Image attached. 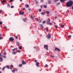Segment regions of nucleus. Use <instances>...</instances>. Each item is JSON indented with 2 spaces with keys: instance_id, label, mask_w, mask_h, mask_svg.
<instances>
[{
  "instance_id": "nucleus-1",
  "label": "nucleus",
  "mask_w": 73,
  "mask_h": 73,
  "mask_svg": "<svg viewBox=\"0 0 73 73\" xmlns=\"http://www.w3.org/2000/svg\"><path fill=\"white\" fill-rule=\"evenodd\" d=\"M73 5V1L72 0H70L66 4V6L67 7H70Z\"/></svg>"
},
{
  "instance_id": "nucleus-2",
  "label": "nucleus",
  "mask_w": 73,
  "mask_h": 73,
  "mask_svg": "<svg viewBox=\"0 0 73 73\" xmlns=\"http://www.w3.org/2000/svg\"><path fill=\"white\" fill-rule=\"evenodd\" d=\"M50 20L49 19L48 20V21H47L46 23L48 25H52V23L50 22Z\"/></svg>"
},
{
  "instance_id": "nucleus-3",
  "label": "nucleus",
  "mask_w": 73,
  "mask_h": 73,
  "mask_svg": "<svg viewBox=\"0 0 73 73\" xmlns=\"http://www.w3.org/2000/svg\"><path fill=\"white\" fill-rule=\"evenodd\" d=\"M35 62H36V63L35 64L36 65V66L37 67H38L39 66V62H37V61L36 60L35 61Z\"/></svg>"
},
{
  "instance_id": "nucleus-4",
  "label": "nucleus",
  "mask_w": 73,
  "mask_h": 73,
  "mask_svg": "<svg viewBox=\"0 0 73 73\" xmlns=\"http://www.w3.org/2000/svg\"><path fill=\"white\" fill-rule=\"evenodd\" d=\"M46 37L48 39H50L51 38V35L50 34H48L46 35Z\"/></svg>"
},
{
  "instance_id": "nucleus-5",
  "label": "nucleus",
  "mask_w": 73,
  "mask_h": 73,
  "mask_svg": "<svg viewBox=\"0 0 73 73\" xmlns=\"http://www.w3.org/2000/svg\"><path fill=\"white\" fill-rule=\"evenodd\" d=\"M14 40V39L12 37H10L9 39V40L10 41H12Z\"/></svg>"
},
{
  "instance_id": "nucleus-6",
  "label": "nucleus",
  "mask_w": 73,
  "mask_h": 73,
  "mask_svg": "<svg viewBox=\"0 0 73 73\" xmlns=\"http://www.w3.org/2000/svg\"><path fill=\"white\" fill-rule=\"evenodd\" d=\"M44 47L46 50H48V46L47 45H44Z\"/></svg>"
},
{
  "instance_id": "nucleus-7",
  "label": "nucleus",
  "mask_w": 73,
  "mask_h": 73,
  "mask_svg": "<svg viewBox=\"0 0 73 73\" xmlns=\"http://www.w3.org/2000/svg\"><path fill=\"white\" fill-rule=\"evenodd\" d=\"M19 14L20 15H24V12L20 11L19 13Z\"/></svg>"
},
{
  "instance_id": "nucleus-8",
  "label": "nucleus",
  "mask_w": 73,
  "mask_h": 73,
  "mask_svg": "<svg viewBox=\"0 0 73 73\" xmlns=\"http://www.w3.org/2000/svg\"><path fill=\"white\" fill-rule=\"evenodd\" d=\"M55 50H58V51H60V50L57 48H55Z\"/></svg>"
},
{
  "instance_id": "nucleus-9",
  "label": "nucleus",
  "mask_w": 73,
  "mask_h": 73,
  "mask_svg": "<svg viewBox=\"0 0 73 73\" xmlns=\"http://www.w3.org/2000/svg\"><path fill=\"white\" fill-rule=\"evenodd\" d=\"M67 0H60V2H62V3H64V1Z\"/></svg>"
},
{
  "instance_id": "nucleus-10",
  "label": "nucleus",
  "mask_w": 73,
  "mask_h": 73,
  "mask_svg": "<svg viewBox=\"0 0 73 73\" xmlns=\"http://www.w3.org/2000/svg\"><path fill=\"white\" fill-rule=\"evenodd\" d=\"M22 64H26V62L24 61V60H22Z\"/></svg>"
},
{
  "instance_id": "nucleus-11",
  "label": "nucleus",
  "mask_w": 73,
  "mask_h": 73,
  "mask_svg": "<svg viewBox=\"0 0 73 73\" xmlns=\"http://www.w3.org/2000/svg\"><path fill=\"white\" fill-rule=\"evenodd\" d=\"M13 65H11V66H10V68L12 70L13 68Z\"/></svg>"
},
{
  "instance_id": "nucleus-12",
  "label": "nucleus",
  "mask_w": 73,
  "mask_h": 73,
  "mask_svg": "<svg viewBox=\"0 0 73 73\" xmlns=\"http://www.w3.org/2000/svg\"><path fill=\"white\" fill-rule=\"evenodd\" d=\"M25 6L27 8H28L29 7V5L28 4H26L25 5Z\"/></svg>"
},
{
  "instance_id": "nucleus-13",
  "label": "nucleus",
  "mask_w": 73,
  "mask_h": 73,
  "mask_svg": "<svg viewBox=\"0 0 73 73\" xmlns=\"http://www.w3.org/2000/svg\"><path fill=\"white\" fill-rule=\"evenodd\" d=\"M3 58H1V57L0 58V62H2L3 61Z\"/></svg>"
},
{
  "instance_id": "nucleus-14",
  "label": "nucleus",
  "mask_w": 73,
  "mask_h": 73,
  "mask_svg": "<svg viewBox=\"0 0 73 73\" xmlns=\"http://www.w3.org/2000/svg\"><path fill=\"white\" fill-rule=\"evenodd\" d=\"M40 27L42 28V29H43L44 28V27H43L42 25L40 24Z\"/></svg>"
},
{
  "instance_id": "nucleus-15",
  "label": "nucleus",
  "mask_w": 73,
  "mask_h": 73,
  "mask_svg": "<svg viewBox=\"0 0 73 73\" xmlns=\"http://www.w3.org/2000/svg\"><path fill=\"white\" fill-rule=\"evenodd\" d=\"M17 52H14V51H13V52H12V54H17Z\"/></svg>"
},
{
  "instance_id": "nucleus-16",
  "label": "nucleus",
  "mask_w": 73,
  "mask_h": 73,
  "mask_svg": "<svg viewBox=\"0 0 73 73\" xmlns=\"http://www.w3.org/2000/svg\"><path fill=\"white\" fill-rule=\"evenodd\" d=\"M43 1V0H38V1L39 2V3H41Z\"/></svg>"
},
{
  "instance_id": "nucleus-17",
  "label": "nucleus",
  "mask_w": 73,
  "mask_h": 73,
  "mask_svg": "<svg viewBox=\"0 0 73 73\" xmlns=\"http://www.w3.org/2000/svg\"><path fill=\"white\" fill-rule=\"evenodd\" d=\"M60 2H58V3H56V4L57 5H60Z\"/></svg>"
},
{
  "instance_id": "nucleus-18",
  "label": "nucleus",
  "mask_w": 73,
  "mask_h": 73,
  "mask_svg": "<svg viewBox=\"0 0 73 73\" xmlns=\"http://www.w3.org/2000/svg\"><path fill=\"white\" fill-rule=\"evenodd\" d=\"M6 0H3V1H2L1 2L2 3H3L6 2Z\"/></svg>"
},
{
  "instance_id": "nucleus-19",
  "label": "nucleus",
  "mask_w": 73,
  "mask_h": 73,
  "mask_svg": "<svg viewBox=\"0 0 73 73\" xmlns=\"http://www.w3.org/2000/svg\"><path fill=\"white\" fill-rule=\"evenodd\" d=\"M17 48H14V49H12V50L13 51H15L16 50H17Z\"/></svg>"
},
{
  "instance_id": "nucleus-20",
  "label": "nucleus",
  "mask_w": 73,
  "mask_h": 73,
  "mask_svg": "<svg viewBox=\"0 0 73 73\" xmlns=\"http://www.w3.org/2000/svg\"><path fill=\"white\" fill-rule=\"evenodd\" d=\"M45 14V12H42L41 13V14L42 15H44Z\"/></svg>"
},
{
  "instance_id": "nucleus-21",
  "label": "nucleus",
  "mask_w": 73,
  "mask_h": 73,
  "mask_svg": "<svg viewBox=\"0 0 73 73\" xmlns=\"http://www.w3.org/2000/svg\"><path fill=\"white\" fill-rule=\"evenodd\" d=\"M23 21L24 22H26L27 21V20L26 19H23Z\"/></svg>"
},
{
  "instance_id": "nucleus-22",
  "label": "nucleus",
  "mask_w": 73,
  "mask_h": 73,
  "mask_svg": "<svg viewBox=\"0 0 73 73\" xmlns=\"http://www.w3.org/2000/svg\"><path fill=\"white\" fill-rule=\"evenodd\" d=\"M7 68L8 69H9L10 68L9 66V65H8V66H7Z\"/></svg>"
},
{
  "instance_id": "nucleus-23",
  "label": "nucleus",
  "mask_w": 73,
  "mask_h": 73,
  "mask_svg": "<svg viewBox=\"0 0 73 73\" xmlns=\"http://www.w3.org/2000/svg\"><path fill=\"white\" fill-rule=\"evenodd\" d=\"M59 1V0H54V2H56Z\"/></svg>"
},
{
  "instance_id": "nucleus-24",
  "label": "nucleus",
  "mask_w": 73,
  "mask_h": 73,
  "mask_svg": "<svg viewBox=\"0 0 73 73\" xmlns=\"http://www.w3.org/2000/svg\"><path fill=\"white\" fill-rule=\"evenodd\" d=\"M46 13L48 14H49V12L48 11H46Z\"/></svg>"
},
{
  "instance_id": "nucleus-25",
  "label": "nucleus",
  "mask_w": 73,
  "mask_h": 73,
  "mask_svg": "<svg viewBox=\"0 0 73 73\" xmlns=\"http://www.w3.org/2000/svg\"><path fill=\"white\" fill-rule=\"evenodd\" d=\"M15 37L16 39H18V37L17 36H15Z\"/></svg>"
},
{
  "instance_id": "nucleus-26",
  "label": "nucleus",
  "mask_w": 73,
  "mask_h": 73,
  "mask_svg": "<svg viewBox=\"0 0 73 73\" xmlns=\"http://www.w3.org/2000/svg\"><path fill=\"white\" fill-rule=\"evenodd\" d=\"M10 5H9V4H7V7H8V8H9L10 7Z\"/></svg>"
},
{
  "instance_id": "nucleus-27",
  "label": "nucleus",
  "mask_w": 73,
  "mask_h": 73,
  "mask_svg": "<svg viewBox=\"0 0 73 73\" xmlns=\"http://www.w3.org/2000/svg\"><path fill=\"white\" fill-rule=\"evenodd\" d=\"M16 44H17V45H18V46L19 45V42H17L16 43Z\"/></svg>"
},
{
  "instance_id": "nucleus-28",
  "label": "nucleus",
  "mask_w": 73,
  "mask_h": 73,
  "mask_svg": "<svg viewBox=\"0 0 73 73\" xmlns=\"http://www.w3.org/2000/svg\"><path fill=\"white\" fill-rule=\"evenodd\" d=\"M34 48L36 49V50L37 51V48H36V46H35L34 47Z\"/></svg>"
},
{
  "instance_id": "nucleus-29",
  "label": "nucleus",
  "mask_w": 73,
  "mask_h": 73,
  "mask_svg": "<svg viewBox=\"0 0 73 73\" xmlns=\"http://www.w3.org/2000/svg\"><path fill=\"white\" fill-rule=\"evenodd\" d=\"M64 27V26L63 25H62L61 26H60V27L62 28H63Z\"/></svg>"
},
{
  "instance_id": "nucleus-30",
  "label": "nucleus",
  "mask_w": 73,
  "mask_h": 73,
  "mask_svg": "<svg viewBox=\"0 0 73 73\" xmlns=\"http://www.w3.org/2000/svg\"><path fill=\"white\" fill-rule=\"evenodd\" d=\"M22 66V64H19V66L20 67H21Z\"/></svg>"
},
{
  "instance_id": "nucleus-31",
  "label": "nucleus",
  "mask_w": 73,
  "mask_h": 73,
  "mask_svg": "<svg viewBox=\"0 0 73 73\" xmlns=\"http://www.w3.org/2000/svg\"><path fill=\"white\" fill-rule=\"evenodd\" d=\"M5 68V67H3V68L2 69V70H3Z\"/></svg>"
},
{
  "instance_id": "nucleus-32",
  "label": "nucleus",
  "mask_w": 73,
  "mask_h": 73,
  "mask_svg": "<svg viewBox=\"0 0 73 73\" xmlns=\"http://www.w3.org/2000/svg\"><path fill=\"white\" fill-rule=\"evenodd\" d=\"M48 3L49 4H50L51 3V1H48Z\"/></svg>"
},
{
  "instance_id": "nucleus-33",
  "label": "nucleus",
  "mask_w": 73,
  "mask_h": 73,
  "mask_svg": "<svg viewBox=\"0 0 73 73\" xmlns=\"http://www.w3.org/2000/svg\"><path fill=\"white\" fill-rule=\"evenodd\" d=\"M68 38H70L71 37V35H69L68 36Z\"/></svg>"
},
{
  "instance_id": "nucleus-34",
  "label": "nucleus",
  "mask_w": 73,
  "mask_h": 73,
  "mask_svg": "<svg viewBox=\"0 0 73 73\" xmlns=\"http://www.w3.org/2000/svg\"><path fill=\"white\" fill-rule=\"evenodd\" d=\"M4 55H5L6 54V53L5 51H4Z\"/></svg>"
},
{
  "instance_id": "nucleus-35",
  "label": "nucleus",
  "mask_w": 73,
  "mask_h": 73,
  "mask_svg": "<svg viewBox=\"0 0 73 73\" xmlns=\"http://www.w3.org/2000/svg\"><path fill=\"white\" fill-rule=\"evenodd\" d=\"M44 8H46L47 7V6H46V5H44Z\"/></svg>"
},
{
  "instance_id": "nucleus-36",
  "label": "nucleus",
  "mask_w": 73,
  "mask_h": 73,
  "mask_svg": "<svg viewBox=\"0 0 73 73\" xmlns=\"http://www.w3.org/2000/svg\"><path fill=\"white\" fill-rule=\"evenodd\" d=\"M17 52L19 53H20L21 52V51H19V50H17Z\"/></svg>"
},
{
  "instance_id": "nucleus-37",
  "label": "nucleus",
  "mask_w": 73,
  "mask_h": 73,
  "mask_svg": "<svg viewBox=\"0 0 73 73\" xmlns=\"http://www.w3.org/2000/svg\"><path fill=\"white\" fill-rule=\"evenodd\" d=\"M35 20H36L37 21H38V18H35Z\"/></svg>"
},
{
  "instance_id": "nucleus-38",
  "label": "nucleus",
  "mask_w": 73,
  "mask_h": 73,
  "mask_svg": "<svg viewBox=\"0 0 73 73\" xmlns=\"http://www.w3.org/2000/svg\"><path fill=\"white\" fill-rule=\"evenodd\" d=\"M12 72H15V70H12Z\"/></svg>"
},
{
  "instance_id": "nucleus-39",
  "label": "nucleus",
  "mask_w": 73,
  "mask_h": 73,
  "mask_svg": "<svg viewBox=\"0 0 73 73\" xmlns=\"http://www.w3.org/2000/svg\"><path fill=\"white\" fill-rule=\"evenodd\" d=\"M55 27L56 28H58V26H57V25H55Z\"/></svg>"
},
{
  "instance_id": "nucleus-40",
  "label": "nucleus",
  "mask_w": 73,
  "mask_h": 73,
  "mask_svg": "<svg viewBox=\"0 0 73 73\" xmlns=\"http://www.w3.org/2000/svg\"><path fill=\"white\" fill-rule=\"evenodd\" d=\"M22 48V47L21 46H20L19 47V49H21Z\"/></svg>"
},
{
  "instance_id": "nucleus-41",
  "label": "nucleus",
  "mask_w": 73,
  "mask_h": 73,
  "mask_svg": "<svg viewBox=\"0 0 73 73\" xmlns=\"http://www.w3.org/2000/svg\"><path fill=\"white\" fill-rule=\"evenodd\" d=\"M3 57L5 58H6V56H5V55H3Z\"/></svg>"
},
{
  "instance_id": "nucleus-42",
  "label": "nucleus",
  "mask_w": 73,
  "mask_h": 73,
  "mask_svg": "<svg viewBox=\"0 0 73 73\" xmlns=\"http://www.w3.org/2000/svg\"><path fill=\"white\" fill-rule=\"evenodd\" d=\"M3 23L2 22L0 21V25H2Z\"/></svg>"
},
{
  "instance_id": "nucleus-43",
  "label": "nucleus",
  "mask_w": 73,
  "mask_h": 73,
  "mask_svg": "<svg viewBox=\"0 0 73 73\" xmlns=\"http://www.w3.org/2000/svg\"><path fill=\"white\" fill-rule=\"evenodd\" d=\"M41 11H42V9H40L39 10V12H41Z\"/></svg>"
},
{
  "instance_id": "nucleus-44",
  "label": "nucleus",
  "mask_w": 73,
  "mask_h": 73,
  "mask_svg": "<svg viewBox=\"0 0 73 73\" xmlns=\"http://www.w3.org/2000/svg\"><path fill=\"white\" fill-rule=\"evenodd\" d=\"M46 22V21H43L42 23L44 24Z\"/></svg>"
},
{
  "instance_id": "nucleus-45",
  "label": "nucleus",
  "mask_w": 73,
  "mask_h": 73,
  "mask_svg": "<svg viewBox=\"0 0 73 73\" xmlns=\"http://www.w3.org/2000/svg\"><path fill=\"white\" fill-rule=\"evenodd\" d=\"M36 4H38V2L36 0Z\"/></svg>"
},
{
  "instance_id": "nucleus-46",
  "label": "nucleus",
  "mask_w": 73,
  "mask_h": 73,
  "mask_svg": "<svg viewBox=\"0 0 73 73\" xmlns=\"http://www.w3.org/2000/svg\"><path fill=\"white\" fill-rule=\"evenodd\" d=\"M4 28H5V29H7V27H6V26H5V27H4Z\"/></svg>"
},
{
  "instance_id": "nucleus-47",
  "label": "nucleus",
  "mask_w": 73,
  "mask_h": 73,
  "mask_svg": "<svg viewBox=\"0 0 73 73\" xmlns=\"http://www.w3.org/2000/svg\"><path fill=\"white\" fill-rule=\"evenodd\" d=\"M2 12V10H0V13H1Z\"/></svg>"
},
{
  "instance_id": "nucleus-48",
  "label": "nucleus",
  "mask_w": 73,
  "mask_h": 73,
  "mask_svg": "<svg viewBox=\"0 0 73 73\" xmlns=\"http://www.w3.org/2000/svg\"><path fill=\"white\" fill-rule=\"evenodd\" d=\"M14 7V6H11V8H13Z\"/></svg>"
},
{
  "instance_id": "nucleus-49",
  "label": "nucleus",
  "mask_w": 73,
  "mask_h": 73,
  "mask_svg": "<svg viewBox=\"0 0 73 73\" xmlns=\"http://www.w3.org/2000/svg\"><path fill=\"white\" fill-rule=\"evenodd\" d=\"M46 67H48V66L47 65V64H46Z\"/></svg>"
},
{
  "instance_id": "nucleus-50",
  "label": "nucleus",
  "mask_w": 73,
  "mask_h": 73,
  "mask_svg": "<svg viewBox=\"0 0 73 73\" xmlns=\"http://www.w3.org/2000/svg\"><path fill=\"white\" fill-rule=\"evenodd\" d=\"M46 31H48V29H46Z\"/></svg>"
},
{
  "instance_id": "nucleus-51",
  "label": "nucleus",
  "mask_w": 73,
  "mask_h": 73,
  "mask_svg": "<svg viewBox=\"0 0 73 73\" xmlns=\"http://www.w3.org/2000/svg\"><path fill=\"white\" fill-rule=\"evenodd\" d=\"M14 1V0H10V2H11L13 1Z\"/></svg>"
},
{
  "instance_id": "nucleus-52",
  "label": "nucleus",
  "mask_w": 73,
  "mask_h": 73,
  "mask_svg": "<svg viewBox=\"0 0 73 73\" xmlns=\"http://www.w3.org/2000/svg\"><path fill=\"white\" fill-rule=\"evenodd\" d=\"M51 57H54V56H52V55H51Z\"/></svg>"
},
{
  "instance_id": "nucleus-53",
  "label": "nucleus",
  "mask_w": 73,
  "mask_h": 73,
  "mask_svg": "<svg viewBox=\"0 0 73 73\" xmlns=\"http://www.w3.org/2000/svg\"><path fill=\"white\" fill-rule=\"evenodd\" d=\"M29 11H30L31 10V9L30 8H29Z\"/></svg>"
},
{
  "instance_id": "nucleus-54",
  "label": "nucleus",
  "mask_w": 73,
  "mask_h": 73,
  "mask_svg": "<svg viewBox=\"0 0 73 73\" xmlns=\"http://www.w3.org/2000/svg\"><path fill=\"white\" fill-rule=\"evenodd\" d=\"M16 71H17L18 70V69L17 68H16V70H15Z\"/></svg>"
},
{
  "instance_id": "nucleus-55",
  "label": "nucleus",
  "mask_w": 73,
  "mask_h": 73,
  "mask_svg": "<svg viewBox=\"0 0 73 73\" xmlns=\"http://www.w3.org/2000/svg\"><path fill=\"white\" fill-rule=\"evenodd\" d=\"M56 18H57V17L55 16V19H56Z\"/></svg>"
},
{
  "instance_id": "nucleus-56",
  "label": "nucleus",
  "mask_w": 73,
  "mask_h": 73,
  "mask_svg": "<svg viewBox=\"0 0 73 73\" xmlns=\"http://www.w3.org/2000/svg\"><path fill=\"white\" fill-rule=\"evenodd\" d=\"M23 10H25V8H23Z\"/></svg>"
},
{
  "instance_id": "nucleus-57",
  "label": "nucleus",
  "mask_w": 73,
  "mask_h": 73,
  "mask_svg": "<svg viewBox=\"0 0 73 73\" xmlns=\"http://www.w3.org/2000/svg\"><path fill=\"white\" fill-rule=\"evenodd\" d=\"M1 39H2L1 37V36H0V40Z\"/></svg>"
},
{
  "instance_id": "nucleus-58",
  "label": "nucleus",
  "mask_w": 73,
  "mask_h": 73,
  "mask_svg": "<svg viewBox=\"0 0 73 73\" xmlns=\"http://www.w3.org/2000/svg\"><path fill=\"white\" fill-rule=\"evenodd\" d=\"M67 12L69 13V10H67Z\"/></svg>"
},
{
  "instance_id": "nucleus-59",
  "label": "nucleus",
  "mask_w": 73,
  "mask_h": 73,
  "mask_svg": "<svg viewBox=\"0 0 73 73\" xmlns=\"http://www.w3.org/2000/svg\"><path fill=\"white\" fill-rule=\"evenodd\" d=\"M72 10H73V6H72Z\"/></svg>"
},
{
  "instance_id": "nucleus-60",
  "label": "nucleus",
  "mask_w": 73,
  "mask_h": 73,
  "mask_svg": "<svg viewBox=\"0 0 73 73\" xmlns=\"http://www.w3.org/2000/svg\"><path fill=\"white\" fill-rule=\"evenodd\" d=\"M2 36V35L1 34H0V36L1 37Z\"/></svg>"
},
{
  "instance_id": "nucleus-61",
  "label": "nucleus",
  "mask_w": 73,
  "mask_h": 73,
  "mask_svg": "<svg viewBox=\"0 0 73 73\" xmlns=\"http://www.w3.org/2000/svg\"><path fill=\"white\" fill-rule=\"evenodd\" d=\"M42 21H40L39 22V23H41L42 22Z\"/></svg>"
},
{
  "instance_id": "nucleus-62",
  "label": "nucleus",
  "mask_w": 73,
  "mask_h": 73,
  "mask_svg": "<svg viewBox=\"0 0 73 73\" xmlns=\"http://www.w3.org/2000/svg\"><path fill=\"white\" fill-rule=\"evenodd\" d=\"M20 1L21 2H22V0H20Z\"/></svg>"
},
{
  "instance_id": "nucleus-63",
  "label": "nucleus",
  "mask_w": 73,
  "mask_h": 73,
  "mask_svg": "<svg viewBox=\"0 0 73 73\" xmlns=\"http://www.w3.org/2000/svg\"><path fill=\"white\" fill-rule=\"evenodd\" d=\"M31 18H32V19L33 18V17L32 16H31Z\"/></svg>"
},
{
  "instance_id": "nucleus-64",
  "label": "nucleus",
  "mask_w": 73,
  "mask_h": 73,
  "mask_svg": "<svg viewBox=\"0 0 73 73\" xmlns=\"http://www.w3.org/2000/svg\"><path fill=\"white\" fill-rule=\"evenodd\" d=\"M42 6H41V8H42Z\"/></svg>"
}]
</instances>
